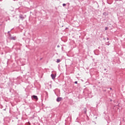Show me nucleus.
<instances>
[{"label":"nucleus","mask_w":125,"mask_h":125,"mask_svg":"<svg viewBox=\"0 0 125 125\" xmlns=\"http://www.w3.org/2000/svg\"><path fill=\"white\" fill-rule=\"evenodd\" d=\"M62 99H63V98L61 97H58L56 99V101L57 102H60V101H62Z\"/></svg>","instance_id":"nucleus-1"},{"label":"nucleus","mask_w":125,"mask_h":125,"mask_svg":"<svg viewBox=\"0 0 125 125\" xmlns=\"http://www.w3.org/2000/svg\"><path fill=\"white\" fill-rule=\"evenodd\" d=\"M20 18L21 19V20H24V19H25V17H24V16L22 15H20Z\"/></svg>","instance_id":"nucleus-2"},{"label":"nucleus","mask_w":125,"mask_h":125,"mask_svg":"<svg viewBox=\"0 0 125 125\" xmlns=\"http://www.w3.org/2000/svg\"><path fill=\"white\" fill-rule=\"evenodd\" d=\"M51 77L52 79V80H54L55 79V77H56V76L54 75V74H51Z\"/></svg>","instance_id":"nucleus-3"},{"label":"nucleus","mask_w":125,"mask_h":125,"mask_svg":"<svg viewBox=\"0 0 125 125\" xmlns=\"http://www.w3.org/2000/svg\"><path fill=\"white\" fill-rule=\"evenodd\" d=\"M32 97H33L34 99H35L36 100H38V99H39L37 96L33 95Z\"/></svg>","instance_id":"nucleus-4"},{"label":"nucleus","mask_w":125,"mask_h":125,"mask_svg":"<svg viewBox=\"0 0 125 125\" xmlns=\"http://www.w3.org/2000/svg\"><path fill=\"white\" fill-rule=\"evenodd\" d=\"M10 40H13V41H15V40H16V37H10Z\"/></svg>","instance_id":"nucleus-5"},{"label":"nucleus","mask_w":125,"mask_h":125,"mask_svg":"<svg viewBox=\"0 0 125 125\" xmlns=\"http://www.w3.org/2000/svg\"><path fill=\"white\" fill-rule=\"evenodd\" d=\"M103 15H104V16H106V15H108V14H107L106 12H104L103 13Z\"/></svg>","instance_id":"nucleus-6"},{"label":"nucleus","mask_w":125,"mask_h":125,"mask_svg":"<svg viewBox=\"0 0 125 125\" xmlns=\"http://www.w3.org/2000/svg\"><path fill=\"white\" fill-rule=\"evenodd\" d=\"M61 60L60 59H57V63H59V62H60Z\"/></svg>","instance_id":"nucleus-7"},{"label":"nucleus","mask_w":125,"mask_h":125,"mask_svg":"<svg viewBox=\"0 0 125 125\" xmlns=\"http://www.w3.org/2000/svg\"><path fill=\"white\" fill-rule=\"evenodd\" d=\"M62 6H66V4H65V3L62 4Z\"/></svg>","instance_id":"nucleus-8"},{"label":"nucleus","mask_w":125,"mask_h":125,"mask_svg":"<svg viewBox=\"0 0 125 125\" xmlns=\"http://www.w3.org/2000/svg\"><path fill=\"white\" fill-rule=\"evenodd\" d=\"M105 31H106V30H108V27H106L105 28Z\"/></svg>","instance_id":"nucleus-9"},{"label":"nucleus","mask_w":125,"mask_h":125,"mask_svg":"<svg viewBox=\"0 0 125 125\" xmlns=\"http://www.w3.org/2000/svg\"><path fill=\"white\" fill-rule=\"evenodd\" d=\"M84 113L85 114H86V110L85 109V111H84Z\"/></svg>","instance_id":"nucleus-10"},{"label":"nucleus","mask_w":125,"mask_h":125,"mask_svg":"<svg viewBox=\"0 0 125 125\" xmlns=\"http://www.w3.org/2000/svg\"><path fill=\"white\" fill-rule=\"evenodd\" d=\"M75 83L76 84L78 83V82L77 81L75 82Z\"/></svg>","instance_id":"nucleus-11"},{"label":"nucleus","mask_w":125,"mask_h":125,"mask_svg":"<svg viewBox=\"0 0 125 125\" xmlns=\"http://www.w3.org/2000/svg\"><path fill=\"white\" fill-rule=\"evenodd\" d=\"M113 101L112 100H110V102H112Z\"/></svg>","instance_id":"nucleus-12"},{"label":"nucleus","mask_w":125,"mask_h":125,"mask_svg":"<svg viewBox=\"0 0 125 125\" xmlns=\"http://www.w3.org/2000/svg\"><path fill=\"white\" fill-rule=\"evenodd\" d=\"M9 33H10V31L8 32V34H9Z\"/></svg>","instance_id":"nucleus-13"},{"label":"nucleus","mask_w":125,"mask_h":125,"mask_svg":"<svg viewBox=\"0 0 125 125\" xmlns=\"http://www.w3.org/2000/svg\"><path fill=\"white\" fill-rule=\"evenodd\" d=\"M107 41H109V38H107Z\"/></svg>","instance_id":"nucleus-14"},{"label":"nucleus","mask_w":125,"mask_h":125,"mask_svg":"<svg viewBox=\"0 0 125 125\" xmlns=\"http://www.w3.org/2000/svg\"><path fill=\"white\" fill-rule=\"evenodd\" d=\"M106 45H109V44H107V43H106Z\"/></svg>","instance_id":"nucleus-15"},{"label":"nucleus","mask_w":125,"mask_h":125,"mask_svg":"<svg viewBox=\"0 0 125 125\" xmlns=\"http://www.w3.org/2000/svg\"><path fill=\"white\" fill-rule=\"evenodd\" d=\"M57 47H59V45H58Z\"/></svg>","instance_id":"nucleus-16"},{"label":"nucleus","mask_w":125,"mask_h":125,"mask_svg":"<svg viewBox=\"0 0 125 125\" xmlns=\"http://www.w3.org/2000/svg\"><path fill=\"white\" fill-rule=\"evenodd\" d=\"M110 89H112V88H110Z\"/></svg>","instance_id":"nucleus-17"}]
</instances>
